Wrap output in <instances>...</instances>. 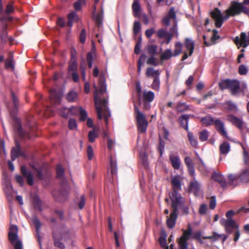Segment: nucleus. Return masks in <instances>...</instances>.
Masks as SVG:
<instances>
[{
  "mask_svg": "<svg viewBox=\"0 0 249 249\" xmlns=\"http://www.w3.org/2000/svg\"><path fill=\"white\" fill-rule=\"evenodd\" d=\"M172 192L169 193L171 201L172 211L178 213V209L184 204V199L179 192L181 191V182L178 176H175L171 178Z\"/></svg>",
  "mask_w": 249,
  "mask_h": 249,
  "instance_id": "nucleus-1",
  "label": "nucleus"
},
{
  "mask_svg": "<svg viewBox=\"0 0 249 249\" xmlns=\"http://www.w3.org/2000/svg\"><path fill=\"white\" fill-rule=\"evenodd\" d=\"M95 91L93 93L94 101L95 104V108L98 118L101 120L103 118L102 112L103 111H107L108 108L107 107V100L106 99H102L99 95L103 94L106 92L107 87L104 81H100L99 82V90L97 89L95 86Z\"/></svg>",
  "mask_w": 249,
  "mask_h": 249,
  "instance_id": "nucleus-2",
  "label": "nucleus"
},
{
  "mask_svg": "<svg viewBox=\"0 0 249 249\" xmlns=\"http://www.w3.org/2000/svg\"><path fill=\"white\" fill-rule=\"evenodd\" d=\"M56 173L57 178L61 179V189L60 191V197H55V199L60 202H64L69 194V186L67 184V182L65 179L64 178V169L62 166L58 164L56 167Z\"/></svg>",
  "mask_w": 249,
  "mask_h": 249,
  "instance_id": "nucleus-3",
  "label": "nucleus"
},
{
  "mask_svg": "<svg viewBox=\"0 0 249 249\" xmlns=\"http://www.w3.org/2000/svg\"><path fill=\"white\" fill-rule=\"evenodd\" d=\"M219 87L222 90L229 89L232 95H236L238 93L243 91L240 89L239 81L236 79L222 80L219 83Z\"/></svg>",
  "mask_w": 249,
  "mask_h": 249,
  "instance_id": "nucleus-4",
  "label": "nucleus"
},
{
  "mask_svg": "<svg viewBox=\"0 0 249 249\" xmlns=\"http://www.w3.org/2000/svg\"><path fill=\"white\" fill-rule=\"evenodd\" d=\"M134 109L138 130L141 133H144L146 131L148 124V121L144 114L140 111L136 104H134Z\"/></svg>",
  "mask_w": 249,
  "mask_h": 249,
  "instance_id": "nucleus-5",
  "label": "nucleus"
},
{
  "mask_svg": "<svg viewBox=\"0 0 249 249\" xmlns=\"http://www.w3.org/2000/svg\"><path fill=\"white\" fill-rule=\"evenodd\" d=\"M229 15L234 17L238 15L241 13L249 15V8L245 6L243 3L236 1L231 2L230 7L227 9Z\"/></svg>",
  "mask_w": 249,
  "mask_h": 249,
  "instance_id": "nucleus-6",
  "label": "nucleus"
},
{
  "mask_svg": "<svg viewBox=\"0 0 249 249\" xmlns=\"http://www.w3.org/2000/svg\"><path fill=\"white\" fill-rule=\"evenodd\" d=\"M12 20V18L10 16H1L0 18V37L3 42L8 41L7 22Z\"/></svg>",
  "mask_w": 249,
  "mask_h": 249,
  "instance_id": "nucleus-7",
  "label": "nucleus"
},
{
  "mask_svg": "<svg viewBox=\"0 0 249 249\" xmlns=\"http://www.w3.org/2000/svg\"><path fill=\"white\" fill-rule=\"evenodd\" d=\"M182 235L178 239V244L179 249H188L187 241L190 238L192 234V230L190 226L186 230H183Z\"/></svg>",
  "mask_w": 249,
  "mask_h": 249,
  "instance_id": "nucleus-8",
  "label": "nucleus"
},
{
  "mask_svg": "<svg viewBox=\"0 0 249 249\" xmlns=\"http://www.w3.org/2000/svg\"><path fill=\"white\" fill-rule=\"evenodd\" d=\"M69 232V231L64 233L58 231H53L52 233V236L53 239L54 246L60 249H64L65 248V246L61 241L63 239L64 233L68 234Z\"/></svg>",
  "mask_w": 249,
  "mask_h": 249,
  "instance_id": "nucleus-9",
  "label": "nucleus"
},
{
  "mask_svg": "<svg viewBox=\"0 0 249 249\" xmlns=\"http://www.w3.org/2000/svg\"><path fill=\"white\" fill-rule=\"evenodd\" d=\"M32 125L28 123V130H24L21 127V124L18 120H17L15 121L14 124V128L16 133L21 138H24L28 136L29 131L32 130Z\"/></svg>",
  "mask_w": 249,
  "mask_h": 249,
  "instance_id": "nucleus-10",
  "label": "nucleus"
},
{
  "mask_svg": "<svg viewBox=\"0 0 249 249\" xmlns=\"http://www.w3.org/2000/svg\"><path fill=\"white\" fill-rule=\"evenodd\" d=\"M212 18L215 20V25L217 28H220L224 22L223 16L220 10L215 8L210 12Z\"/></svg>",
  "mask_w": 249,
  "mask_h": 249,
  "instance_id": "nucleus-11",
  "label": "nucleus"
},
{
  "mask_svg": "<svg viewBox=\"0 0 249 249\" xmlns=\"http://www.w3.org/2000/svg\"><path fill=\"white\" fill-rule=\"evenodd\" d=\"M171 19L173 20V23H175V21H178L175 9L173 7L170 8L167 15L163 18L161 20V23L164 26H168L170 25Z\"/></svg>",
  "mask_w": 249,
  "mask_h": 249,
  "instance_id": "nucleus-12",
  "label": "nucleus"
},
{
  "mask_svg": "<svg viewBox=\"0 0 249 249\" xmlns=\"http://www.w3.org/2000/svg\"><path fill=\"white\" fill-rule=\"evenodd\" d=\"M234 43L237 46L246 48L249 45V31L248 33V36L244 32H242L240 34V37L236 36L233 40Z\"/></svg>",
  "mask_w": 249,
  "mask_h": 249,
  "instance_id": "nucleus-13",
  "label": "nucleus"
},
{
  "mask_svg": "<svg viewBox=\"0 0 249 249\" xmlns=\"http://www.w3.org/2000/svg\"><path fill=\"white\" fill-rule=\"evenodd\" d=\"M168 35V37L164 41L166 44H169L170 43L173 37L175 36L177 38L178 37V21H175V23H173V25L169 29Z\"/></svg>",
  "mask_w": 249,
  "mask_h": 249,
  "instance_id": "nucleus-14",
  "label": "nucleus"
},
{
  "mask_svg": "<svg viewBox=\"0 0 249 249\" xmlns=\"http://www.w3.org/2000/svg\"><path fill=\"white\" fill-rule=\"evenodd\" d=\"M213 125H214L216 130L221 136L229 139L224 122H223L219 119H216L214 121Z\"/></svg>",
  "mask_w": 249,
  "mask_h": 249,
  "instance_id": "nucleus-15",
  "label": "nucleus"
},
{
  "mask_svg": "<svg viewBox=\"0 0 249 249\" xmlns=\"http://www.w3.org/2000/svg\"><path fill=\"white\" fill-rule=\"evenodd\" d=\"M226 118L228 121L237 127L241 132L243 131L244 124L241 119L232 114L227 115Z\"/></svg>",
  "mask_w": 249,
  "mask_h": 249,
  "instance_id": "nucleus-16",
  "label": "nucleus"
},
{
  "mask_svg": "<svg viewBox=\"0 0 249 249\" xmlns=\"http://www.w3.org/2000/svg\"><path fill=\"white\" fill-rule=\"evenodd\" d=\"M32 203L34 209L35 211L38 212L42 211V207L44 205L43 202L40 199L39 197L36 194H34L31 196Z\"/></svg>",
  "mask_w": 249,
  "mask_h": 249,
  "instance_id": "nucleus-17",
  "label": "nucleus"
},
{
  "mask_svg": "<svg viewBox=\"0 0 249 249\" xmlns=\"http://www.w3.org/2000/svg\"><path fill=\"white\" fill-rule=\"evenodd\" d=\"M169 159L172 167L175 170H178L180 168L181 162L179 156L178 154H170Z\"/></svg>",
  "mask_w": 249,
  "mask_h": 249,
  "instance_id": "nucleus-18",
  "label": "nucleus"
},
{
  "mask_svg": "<svg viewBox=\"0 0 249 249\" xmlns=\"http://www.w3.org/2000/svg\"><path fill=\"white\" fill-rule=\"evenodd\" d=\"M20 172L22 176L26 178L27 183L32 186L34 183L33 176L31 171L27 170L26 167L22 165L20 167Z\"/></svg>",
  "mask_w": 249,
  "mask_h": 249,
  "instance_id": "nucleus-19",
  "label": "nucleus"
},
{
  "mask_svg": "<svg viewBox=\"0 0 249 249\" xmlns=\"http://www.w3.org/2000/svg\"><path fill=\"white\" fill-rule=\"evenodd\" d=\"M18 228L16 225H12L10 228V231L8 233V239L10 243L14 245L18 238Z\"/></svg>",
  "mask_w": 249,
  "mask_h": 249,
  "instance_id": "nucleus-20",
  "label": "nucleus"
},
{
  "mask_svg": "<svg viewBox=\"0 0 249 249\" xmlns=\"http://www.w3.org/2000/svg\"><path fill=\"white\" fill-rule=\"evenodd\" d=\"M16 147L12 148L11 152V157L12 161H14L19 156H22L20 145L17 140H15Z\"/></svg>",
  "mask_w": 249,
  "mask_h": 249,
  "instance_id": "nucleus-21",
  "label": "nucleus"
},
{
  "mask_svg": "<svg viewBox=\"0 0 249 249\" xmlns=\"http://www.w3.org/2000/svg\"><path fill=\"white\" fill-rule=\"evenodd\" d=\"M221 225L224 227L225 231H229V228H232V229L238 228V225L236 224L234 220L232 218L224 219L220 221Z\"/></svg>",
  "mask_w": 249,
  "mask_h": 249,
  "instance_id": "nucleus-22",
  "label": "nucleus"
},
{
  "mask_svg": "<svg viewBox=\"0 0 249 249\" xmlns=\"http://www.w3.org/2000/svg\"><path fill=\"white\" fill-rule=\"evenodd\" d=\"M212 178L217 181L220 186L224 188L227 186V183L226 181L224 176L220 172H214L212 175Z\"/></svg>",
  "mask_w": 249,
  "mask_h": 249,
  "instance_id": "nucleus-23",
  "label": "nucleus"
},
{
  "mask_svg": "<svg viewBox=\"0 0 249 249\" xmlns=\"http://www.w3.org/2000/svg\"><path fill=\"white\" fill-rule=\"evenodd\" d=\"M190 117H194L191 114H183L178 118V121L180 126L187 131H189L188 121Z\"/></svg>",
  "mask_w": 249,
  "mask_h": 249,
  "instance_id": "nucleus-24",
  "label": "nucleus"
},
{
  "mask_svg": "<svg viewBox=\"0 0 249 249\" xmlns=\"http://www.w3.org/2000/svg\"><path fill=\"white\" fill-rule=\"evenodd\" d=\"M61 97V93L55 89H52L50 91V97L51 102L54 104L60 103Z\"/></svg>",
  "mask_w": 249,
  "mask_h": 249,
  "instance_id": "nucleus-25",
  "label": "nucleus"
},
{
  "mask_svg": "<svg viewBox=\"0 0 249 249\" xmlns=\"http://www.w3.org/2000/svg\"><path fill=\"white\" fill-rule=\"evenodd\" d=\"M33 222L36 229V232L37 236V241L40 245V247H41V236L39 234V231L41 226V224L39 220L36 216H35L33 218Z\"/></svg>",
  "mask_w": 249,
  "mask_h": 249,
  "instance_id": "nucleus-26",
  "label": "nucleus"
},
{
  "mask_svg": "<svg viewBox=\"0 0 249 249\" xmlns=\"http://www.w3.org/2000/svg\"><path fill=\"white\" fill-rule=\"evenodd\" d=\"M178 213L172 212L170 217H168V216H167L166 223L168 227L169 228H173L175 226L176 221L178 217Z\"/></svg>",
  "mask_w": 249,
  "mask_h": 249,
  "instance_id": "nucleus-27",
  "label": "nucleus"
},
{
  "mask_svg": "<svg viewBox=\"0 0 249 249\" xmlns=\"http://www.w3.org/2000/svg\"><path fill=\"white\" fill-rule=\"evenodd\" d=\"M239 182L247 183L249 182V170L245 169L238 174Z\"/></svg>",
  "mask_w": 249,
  "mask_h": 249,
  "instance_id": "nucleus-28",
  "label": "nucleus"
},
{
  "mask_svg": "<svg viewBox=\"0 0 249 249\" xmlns=\"http://www.w3.org/2000/svg\"><path fill=\"white\" fill-rule=\"evenodd\" d=\"M195 42L191 39L186 38L184 41V46L189 51V55L191 56L195 48Z\"/></svg>",
  "mask_w": 249,
  "mask_h": 249,
  "instance_id": "nucleus-29",
  "label": "nucleus"
},
{
  "mask_svg": "<svg viewBox=\"0 0 249 249\" xmlns=\"http://www.w3.org/2000/svg\"><path fill=\"white\" fill-rule=\"evenodd\" d=\"M5 69H11L13 71L15 70V62L13 53H10L9 57L5 61Z\"/></svg>",
  "mask_w": 249,
  "mask_h": 249,
  "instance_id": "nucleus-30",
  "label": "nucleus"
},
{
  "mask_svg": "<svg viewBox=\"0 0 249 249\" xmlns=\"http://www.w3.org/2000/svg\"><path fill=\"white\" fill-rule=\"evenodd\" d=\"M215 121V119H214L210 115L203 117L200 120V122L203 126L205 127L213 125Z\"/></svg>",
  "mask_w": 249,
  "mask_h": 249,
  "instance_id": "nucleus-31",
  "label": "nucleus"
},
{
  "mask_svg": "<svg viewBox=\"0 0 249 249\" xmlns=\"http://www.w3.org/2000/svg\"><path fill=\"white\" fill-rule=\"evenodd\" d=\"M176 110L178 112L181 113L188 110H192L190 106L186 103L179 102L176 106Z\"/></svg>",
  "mask_w": 249,
  "mask_h": 249,
  "instance_id": "nucleus-32",
  "label": "nucleus"
},
{
  "mask_svg": "<svg viewBox=\"0 0 249 249\" xmlns=\"http://www.w3.org/2000/svg\"><path fill=\"white\" fill-rule=\"evenodd\" d=\"M155 93L152 91L144 90L142 93L143 101L152 102L155 99Z\"/></svg>",
  "mask_w": 249,
  "mask_h": 249,
  "instance_id": "nucleus-33",
  "label": "nucleus"
},
{
  "mask_svg": "<svg viewBox=\"0 0 249 249\" xmlns=\"http://www.w3.org/2000/svg\"><path fill=\"white\" fill-rule=\"evenodd\" d=\"M69 70L70 71H76L77 70V63L76 56L71 53V59L69 63Z\"/></svg>",
  "mask_w": 249,
  "mask_h": 249,
  "instance_id": "nucleus-34",
  "label": "nucleus"
},
{
  "mask_svg": "<svg viewBox=\"0 0 249 249\" xmlns=\"http://www.w3.org/2000/svg\"><path fill=\"white\" fill-rule=\"evenodd\" d=\"M109 169L112 177L117 175V162L116 161L112 158V157H110V158Z\"/></svg>",
  "mask_w": 249,
  "mask_h": 249,
  "instance_id": "nucleus-35",
  "label": "nucleus"
},
{
  "mask_svg": "<svg viewBox=\"0 0 249 249\" xmlns=\"http://www.w3.org/2000/svg\"><path fill=\"white\" fill-rule=\"evenodd\" d=\"M66 98L69 102H74L78 98V94L76 91L71 90L67 94Z\"/></svg>",
  "mask_w": 249,
  "mask_h": 249,
  "instance_id": "nucleus-36",
  "label": "nucleus"
},
{
  "mask_svg": "<svg viewBox=\"0 0 249 249\" xmlns=\"http://www.w3.org/2000/svg\"><path fill=\"white\" fill-rule=\"evenodd\" d=\"M145 74L147 77H153L155 78L156 76L159 77L160 73L159 70H155L153 68H148Z\"/></svg>",
  "mask_w": 249,
  "mask_h": 249,
  "instance_id": "nucleus-37",
  "label": "nucleus"
},
{
  "mask_svg": "<svg viewBox=\"0 0 249 249\" xmlns=\"http://www.w3.org/2000/svg\"><path fill=\"white\" fill-rule=\"evenodd\" d=\"M187 138L191 145L195 148H196L198 145V142L197 139L193 135V134L188 131H187Z\"/></svg>",
  "mask_w": 249,
  "mask_h": 249,
  "instance_id": "nucleus-38",
  "label": "nucleus"
},
{
  "mask_svg": "<svg viewBox=\"0 0 249 249\" xmlns=\"http://www.w3.org/2000/svg\"><path fill=\"white\" fill-rule=\"evenodd\" d=\"M220 153L222 154H227L230 150V145L228 142H224L219 146Z\"/></svg>",
  "mask_w": 249,
  "mask_h": 249,
  "instance_id": "nucleus-39",
  "label": "nucleus"
},
{
  "mask_svg": "<svg viewBox=\"0 0 249 249\" xmlns=\"http://www.w3.org/2000/svg\"><path fill=\"white\" fill-rule=\"evenodd\" d=\"M63 1H67L68 0H61ZM86 0H77L73 3V8L76 11H80L81 10V7L86 5Z\"/></svg>",
  "mask_w": 249,
  "mask_h": 249,
  "instance_id": "nucleus-40",
  "label": "nucleus"
},
{
  "mask_svg": "<svg viewBox=\"0 0 249 249\" xmlns=\"http://www.w3.org/2000/svg\"><path fill=\"white\" fill-rule=\"evenodd\" d=\"M172 56H173V53L170 49H168L161 53L160 58L161 61H163L169 59Z\"/></svg>",
  "mask_w": 249,
  "mask_h": 249,
  "instance_id": "nucleus-41",
  "label": "nucleus"
},
{
  "mask_svg": "<svg viewBox=\"0 0 249 249\" xmlns=\"http://www.w3.org/2000/svg\"><path fill=\"white\" fill-rule=\"evenodd\" d=\"M160 79L159 76H156L154 78L151 88L156 91H159L160 89Z\"/></svg>",
  "mask_w": 249,
  "mask_h": 249,
  "instance_id": "nucleus-42",
  "label": "nucleus"
},
{
  "mask_svg": "<svg viewBox=\"0 0 249 249\" xmlns=\"http://www.w3.org/2000/svg\"><path fill=\"white\" fill-rule=\"evenodd\" d=\"M199 139L201 142L207 141L209 136V131L207 129H203L198 133Z\"/></svg>",
  "mask_w": 249,
  "mask_h": 249,
  "instance_id": "nucleus-43",
  "label": "nucleus"
},
{
  "mask_svg": "<svg viewBox=\"0 0 249 249\" xmlns=\"http://www.w3.org/2000/svg\"><path fill=\"white\" fill-rule=\"evenodd\" d=\"M157 36L160 38H167L168 36V32L164 28H160L157 32Z\"/></svg>",
  "mask_w": 249,
  "mask_h": 249,
  "instance_id": "nucleus-44",
  "label": "nucleus"
},
{
  "mask_svg": "<svg viewBox=\"0 0 249 249\" xmlns=\"http://www.w3.org/2000/svg\"><path fill=\"white\" fill-rule=\"evenodd\" d=\"M182 45L180 42H178L175 43V50L173 53V56H178L182 52Z\"/></svg>",
  "mask_w": 249,
  "mask_h": 249,
  "instance_id": "nucleus-45",
  "label": "nucleus"
},
{
  "mask_svg": "<svg viewBox=\"0 0 249 249\" xmlns=\"http://www.w3.org/2000/svg\"><path fill=\"white\" fill-rule=\"evenodd\" d=\"M158 46L156 45H150L147 46V51L149 54L154 56L158 53Z\"/></svg>",
  "mask_w": 249,
  "mask_h": 249,
  "instance_id": "nucleus-46",
  "label": "nucleus"
},
{
  "mask_svg": "<svg viewBox=\"0 0 249 249\" xmlns=\"http://www.w3.org/2000/svg\"><path fill=\"white\" fill-rule=\"evenodd\" d=\"M212 234L211 236H203L202 238L204 239H211L213 242L216 241L220 238V234L217 232L213 231Z\"/></svg>",
  "mask_w": 249,
  "mask_h": 249,
  "instance_id": "nucleus-47",
  "label": "nucleus"
},
{
  "mask_svg": "<svg viewBox=\"0 0 249 249\" xmlns=\"http://www.w3.org/2000/svg\"><path fill=\"white\" fill-rule=\"evenodd\" d=\"M133 11L134 13V16L138 13L141 10V6L138 0H134L132 5Z\"/></svg>",
  "mask_w": 249,
  "mask_h": 249,
  "instance_id": "nucleus-48",
  "label": "nucleus"
},
{
  "mask_svg": "<svg viewBox=\"0 0 249 249\" xmlns=\"http://www.w3.org/2000/svg\"><path fill=\"white\" fill-rule=\"evenodd\" d=\"M225 104L227 106V109L230 111H237V107L235 104L231 101H227L226 102Z\"/></svg>",
  "mask_w": 249,
  "mask_h": 249,
  "instance_id": "nucleus-49",
  "label": "nucleus"
},
{
  "mask_svg": "<svg viewBox=\"0 0 249 249\" xmlns=\"http://www.w3.org/2000/svg\"><path fill=\"white\" fill-rule=\"evenodd\" d=\"M79 120L80 121H85L88 117L87 113L86 110L84 109L82 107H80L79 110Z\"/></svg>",
  "mask_w": 249,
  "mask_h": 249,
  "instance_id": "nucleus-50",
  "label": "nucleus"
},
{
  "mask_svg": "<svg viewBox=\"0 0 249 249\" xmlns=\"http://www.w3.org/2000/svg\"><path fill=\"white\" fill-rule=\"evenodd\" d=\"M59 113L62 117L65 118H67L70 116L69 108L67 107H63L60 109Z\"/></svg>",
  "mask_w": 249,
  "mask_h": 249,
  "instance_id": "nucleus-51",
  "label": "nucleus"
},
{
  "mask_svg": "<svg viewBox=\"0 0 249 249\" xmlns=\"http://www.w3.org/2000/svg\"><path fill=\"white\" fill-rule=\"evenodd\" d=\"M142 45V37H139L134 48V53L135 54H138L140 53L141 51V47Z\"/></svg>",
  "mask_w": 249,
  "mask_h": 249,
  "instance_id": "nucleus-52",
  "label": "nucleus"
},
{
  "mask_svg": "<svg viewBox=\"0 0 249 249\" xmlns=\"http://www.w3.org/2000/svg\"><path fill=\"white\" fill-rule=\"evenodd\" d=\"M141 27L140 23L138 21H135L134 22L133 30V33L135 36L137 35L140 32Z\"/></svg>",
  "mask_w": 249,
  "mask_h": 249,
  "instance_id": "nucleus-53",
  "label": "nucleus"
},
{
  "mask_svg": "<svg viewBox=\"0 0 249 249\" xmlns=\"http://www.w3.org/2000/svg\"><path fill=\"white\" fill-rule=\"evenodd\" d=\"M190 188L195 193L197 192L199 190V184L197 181H194L190 183Z\"/></svg>",
  "mask_w": 249,
  "mask_h": 249,
  "instance_id": "nucleus-54",
  "label": "nucleus"
},
{
  "mask_svg": "<svg viewBox=\"0 0 249 249\" xmlns=\"http://www.w3.org/2000/svg\"><path fill=\"white\" fill-rule=\"evenodd\" d=\"M165 147V142L163 141L160 137L159 139V144L158 147V149L160 153V155L161 156L162 155L163 152L164 150Z\"/></svg>",
  "mask_w": 249,
  "mask_h": 249,
  "instance_id": "nucleus-55",
  "label": "nucleus"
},
{
  "mask_svg": "<svg viewBox=\"0 0 249 249\" xmlns=\"http://www.w3.org/2000/svg\"><path fill=\"white\" fill-rule=\"evenodd\" d=\"M87 61L88 66L89 69H91L92 67L93 55L91 52H89L87 54Z\"/></svg>",
  "mask_w": 249,
  "mask_h": 249,
  "instance_id": "nucleus-56",
  "label": "nucleus"
},
{
  "mask_svg": "<svg viewBox=\"0 0 249 249\" xmlns=\"http://www.w3.org/2000/svg\"><path fill=\"white\" fill-rule=\"evenodd\" d=\"M228 178L229 179V184L231 185H233V182L235 181H239L238 175L229 174L228 175Z\"/></svg>",
  "mask_w": 249,
  "mask_h": 249,
  "instance_id": "nucleus-57",
  "label": "nucleus"
},
{
  "mask_svg": "<svg viewBox=\"0 0 249 249\" xmlns=\"http://www.w3.org/2000/svg\"><path fill=\"white\" fill-rule=\"evenodd\" d=\"M14 11L13 7V2H9L6 7L5 13L6 15V16H9L8 15L11 13H12Z\"/></svg>",
  "mask_w": 249,
  "mask_h": 249,
  "instance_id": "nucleus-58",
  "label": "nucleus"
},
{
  "mask_svg": "<svg viewBox=\"0 0 249 249\" xmlns=\"http://www.w3.org/2000/svg\"><path fill=\"white\" fill-rule=\"evenodd\" d=\"M12 100L15 108H18V100L15 93L12 90L11 91Z\"/></svg>",
  "mask_w": 249,
  "mask_h": 249,
  "instance_id": "nucleus-59",
  "label": "nucleus"
},
{
  "mask_svg": "<svg viewBox=\"0 0 249 249\" xmlns=\"http://www.w3.org/2000/svg\"><path fill=\"white\" fill-rule=\"evenodd\" d=\"M70 115L74 116L77 115L79 113L80 107L72 106L69 108Z\"/></svg>",
  "mask_w": 249,
  "mask_h": 249,
  "instance_id": "nucleus-60",
  "label": "nucleus"
},
{
  "mask_svg": "<svg viewBox=\"0 0 249 249\" xmlns=\"http://www.w3.org/2000/svg\"><path fill=\"white\" fill-rule=\"evenodd\" d=\"M166 235L162 234L159 239V242L160 246L162 248L166 246Z\"/></svg>",
  "mask_w": 249,
  "mask_h": 249,
  "instance_id": "nucleus-61",
  "label": "nucleus"
},
{
  "mask_svg": "<svg viewBox=\"0 0 249 249\" xmlns=\"http://www.w3.org/2000/svg\"><path fill=\"white\" fill-rule=\"evenodd\" d=\"M68 18L69 20L77 22L78 20V15L75 12L72 11L68 15Z\"/></svg>",
  "mask_w": 249,
  "mask_h": 249,
  "instance_id": "nucleus-62",
  "label": "nucleus"
},
{
  "mask_svg": "<svg viewBox=\"0 0 249 249\" xmlns=\"http://www.w3.org/2000/svg\"><path fill=\"white\" fill-rule=\"evenodd\" d=\"M98 135L95 133L94 131H90L88 134V139L89 141L90 142H93L95 141V140L96 138H97Z\"/></svg>",
  "mask_w": 249,
  "mask_h": 249,
  "instance_id": "nucleus-63",
  "label": "nucleus"
},
{
  "mask_svg": "<svg viewBox=\"0 0 249 249\" xmlns=\"http://www.w3.org/2000/svg\"><path fill=\"white\" fill-rule=\"evenodd\" d=\"M69 128L71 130H74L77 128V123L74 119L71 118L69 121Z\"/></svg>",
  "mask_w": 249,
  "mask_h": 249,
  "instance_id": "nucleus-64",
  "label": "nucleus"
}]
</instances>
